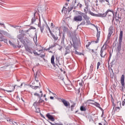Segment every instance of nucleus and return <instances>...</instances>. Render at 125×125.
<instances>
[{
  "mask_svg": "<svg viewBox=\"0 0 125 125\" xmlns=\"http://www.w3.org/2000/svg\"><path fill=\"white\" fill-rule=\"evenodd\" d=\"M4 33H6V32H4L3 30H0V42H2V37L3 36V35H2V34H4Z\"/></svg>",
  "mask_w": 125,
  "mask_h": 125,
  "instance_id": "4468645a",
  "label": "nucleus"
},
{
  "mask_svg": "<svg viewBox=\"0 0 125 125\" xmlns=\"http://www.w3.org/2000/svg\"><path fill=\"white\" fill-rule=\"evenodd\" d=\"M55 46H56V44L54 43L49 46V49L53 48V47H55Z\"/></svg>",
  "mask_w": 125,
  "mask_h": 125,
  "instance_id": "2f4dec72",
  "label": "nucleus"
},
{
  "mask_svg": "<svg viewBox=\"0 0 125 125\" xmlns=\"http://www.w3.org/2000/svg\"><path fill=\"white\" fill-rule=\"evenodd\" d=\"M89 14H90L92 16H96V14H94L93 12H92L91 11L89 12Z\"/></svg>",
  "mask_w": 125,
  "mask_h": 125,
  "instance_id": "7c9ffc66",
  "label": "nucleus"
},
{
  "mask_svg": "<svg viewBox=\"0 0 125 125\" xmlns=\"http://www.w3.org/2000/svg\"><path fill=\"white\" fill-rule=\"evenodd\" d=\"M54 55H52L51 58V63L53 64V66L55 67V63H54Z\"/></svg>",
  "mask_w": 125,
  "mask_h": 125,
  "instance_id": "6ab92c4d",
  "label": "nucleus"
},
{
  "mask_svg": "<svg viewBox=\"0 0 125 125\" xmlns=\"http://www.w3.org/2000/svg\"><path fill=\"white\" fill-rule=\"evenodd\" d=\"M50 99L53 100V99H54V97L51 96V97H50Z\"/></svg>",
  "mask_w": 125,
  "mask_h": 125,
  "instance_id": "e2e57ef3",
  "label": "nucleus"
},
{
  "mask_svg": "<svg viewBox=\"0 0 125 125\" xmlns=\"http://www.w3.org/2000/svg\"><path fill=\"white\" fill-rule=\"evenodd\" d=\"M74 20L76 22H81L83 21V16L81 15H78L74 17Z\"/></svg>",
  "mask_w": 125,
  "mask_h": 125,
  "instance_id": "39448f33",
  "label": "nucleus"
},
{
  "mask_svg": "<svg viewBox=\"0 0 125 125\" xmlns=\"http://www.w3.org/2000/svg\"><path fill=\"white\" fill-rule=\"evenodd\" d=\"M75 106H76V104H73L71 105V109L70 110L71 111H74V108H75Z\"/></svg>",
  "mask_w": 125,
  "mask_h": 125,
  "instance_id": "bb28decb",
  "label": "nucleus"
},
{
  "mask_svg": "<svg viewBox=\"0 0 125 125\" xmlns=\"http://www.w3.org/2000/svg\"><path fill=\"white\" fill-rule=\"evenodd\" d=\"M75 54H77L78 55H82V53H79L77 50H75Z\"/></svg>",
  "mask_w": 125,
  "mask_h": 125,
  "instance_id": "ea45409f",
  "label": "nucleus"
},
{
  "mask_svg": "<svg viewBox=\"0 0 125 125\" xmlns=\"http://www.w3.org/2000/svg\"><path fill=\"white\" fill-rule=\"evenodd\" d=\"M62 41H64L65 40V35H63L62 38Z\"/></svg>",
  "mask_w": 125,
  "mask_h": 125,
  "instance_id": "3c124183",
  "label": "nucleus"
},
{
  "mask_svg": "<svg viewBox=\"0 0 125 125\" xmlns=\"http://www.w3.org/2000/svg\"><path fill=\"white\" fill-rule=\"evenodd\" d=\"M100 55L102 58H105L106 55H107V52L103 48H101V50L100 52Z\"/></svg>",
  "mask_w": 125,
  "mask_h": 125,
  "instance_id": "7ed1b4c3",
  "label": "nucleus"
},
{
  "mask_svg": "<svg viewBox=\"0 0 125 125\" xmlns=\"http://www.w3.org/2000/svg\"><path fill=\"white\" fill-rule=\"evenodd\" d=\"M85 6L86 7H85V9H84V12H85V13H87V9L88 8V4L85 3Z\"/></svg>",
  "mask_w": 125,
  "mask_h": 125,
  "instance_id": "b1692460",
  "label": "nucleus"
},
{
  "mask_svg": "<svg viewBox=\"0 0 125 125\" xmlns=\"http://www.w3.org/2000/svg\"><path fill=\"white\" fill-rule=\"evenodd\" d=\"M95 28L96 29L97 32H99V30H98V27L95 26Z\"/></svg>",
  "mask_w": 125,
  "mask_h": 125,
  "instance_id": "bf43d9fd",
  "label": "nucleus"
},
{
  "mask_svg": "<svg viewBox=\"0 0 125 125\" xmlns=\"http://www.w3.org/2000/svg\"><path fill=\"white\" fill-rule=\"evenodd\" d=\"M51 93L53 94V95H54V96H56V94H54L53 92H51Z\"/></svg>",
  "mask_w": 125,
  "mask_h": 125,
  "instance_id": "338daca9",
  "label": "nucleus"
},
{
  "mask_svg": "<svg viewBox=\"0 0 125 125\" xmlns=\"http://www.w3.org/2000/svg\"><path fill=\"white\" fill-rule=\"evenodd\" d=\"M90 104H91V105H94V106H95L97 108H99V109H100L102 111H103V109H102V108L100 107V104H99V103L95 102V103H91Z\"/></svg>",
  "mask_w": 125,
  "mask_h": 125,
  "instance_id": "1a4fd4ad",
  "label": "nucleus"
},
{
  "mask_svg": "<svg viewBox=\"0 0 125 125\" xmlns=\"http://www.w3.org/2000/svg\"><path fill=\"white\" fill-rule=\"evenodd\" d=\"M99 66H100V62H98L97 63V69H99Z\"/></svg>",
  "mask_w": 125,
  "mask_h": 125,
  "instance_id": "de8ad7c7",
  "label": "nucleus"
},
{
  "mask_svg": "<svg viewBox=\"0 0 125 125\" xmlns=\"http://www.w3.org/2000/svg\"><path fill=\"white\" fill-rule=\"evenodd\" d=\"M120 110H121V107H120V106H116L114 109L115 112H119Z\"/></svg>",
  "mask_w": 125,
  "mask_h": 125,
  "instance_id": "a878e982",
  "label": "nucleus"
},
{
  "mask_svg": "<svg viewBox=\"0 0 125 125\" xmlns=\"http://www.w3.org/2000/svg\"><path fill=\"white\" fill-rule=\"evenodd\" d=\"M99 125H108L107 122L106 121L104 120L101 123L99 124Z\"/></svg>",
  "mask_w": 125,
  "mask_h": 125,
  "instance_id": "412c9836",
  "label": "nucleus"
},
{
  "mask_svg": "<svg viewBox=\"0 0 125 125\" xmlns=\"http://www.w3.org/2000/svg\"><path fill=\"white\" fill-rule=\"evenodd\" d=\"M15 89V86H12L11 85H7L5 89H2L3 91H6V92H13V91Z\"/></svg>",
  "mask_w": 125,
  "mask_h": 125,
  "instance_id": "f03ea898",
  "label": "nucleus"
},
{
  "mask_svg": "<svg viewBox=\"0 0 125 125\" xmlns=\"http://www.w3.org/2000/svg\"><path fill=\"white\" fill-rule=\"evenodd\" d=\"M57 125H63L62 124H57Z\"/></svg>",
  "mask_w": 125,
  "mask_h": 125,
  "instance_id": "774afa93",
  "label": "nucleus"
},
{
  "mask_svg": "<svg viewBox=\"0 0 125 125\" xmlns=\"http://www.w3.org/2000/svg\"><path fill=\"white\" fill-rule=\"evenodd\" d=\"M115 20H116V22H119V23H120V20H119L118 19H117V18H115Z\"/></svg>",
  "mask_w": 125,
  "mask_h": 125,
  "instance_id": "864d4df0",
  "label": "nucleus"
},
{
  "mask_svg": "<svg viewBox=\"0 0 125 125\" xmlns=\"http://www.w3.org/2000/svg\"><path fill=\"white\" fill-rule=\"evenodd\" d=\"M51 125H57V124H52V123L49 122Z\"/></svg>",
  "mask_w": 125,
  "mask_h": 125,
  "instance_id": "603ef678",
  "label": "nucleus"
},
{
  "mask_svg": "<svg viewBox=\"0 0 125 125\" xmlns=\"http://www.w3.org/2000/svg\"><path fill=\"white\" fill-rule=\"evenodd\" d=\"M121 83L123 87H125V75L124 74L121 76Z\"/></svg>",
  "mask_w": 125,
  "mask_h": 125,
  "instance_id": "9b49d317",
  "label": "nucleus"
},
{
  "mask_svg": "<svg viewBox=\"0 0 125 125\" xmlns=\"http://www.w3.org/2000/svg\"><path fill=\"white\" fill-rule=\"evenodd\" d=\"M38 27L40 28L41 33H43V30H44V27L45 25L44 24H41V20H39V22L38 24Z\"/></svg>",
  "mask_w": 125,
  "mask_h": 125,
  "instance_id": "423d86ee",
  "label": "nucleus"
},
{
  "mask_svg": "<svg viewBox=\"0 0 125 125\" xmlns=\"http://www.w3.org/2000/svg\"><path fill=\"white\" fill-rule=\"evenodd\" d=\"M9 44H10V45H12V46H14V45H15L13 43H12V42H11V41H9Z\"/></svg>",
  "mask_w": 125,
  "mask_h": 125,
  "instance_id": "79ce46f5",
  "label": "nucleus"
},
{
  "mask_svg": "<svg viewBox=\"0 0 125 125\" xmlns=\"http://www.w3.org/2000/svg\"><path fill=\"white\" fill-rule=\"evenodd\" d=\"M12 124L13 125H18V123H17V122H12Z\"/></svg>",
  "mask_w": 125,
  "mask_h": 125,
  "instance_id": "a18cd8bd",
  "label": "nucleus"
},
{
  "mask_svg": "<svg viewBox=\"0 0 125 125\" xmlns=\"http://www.w3.org/2000/svg\"><path fill=\"white\" fill-rule=\"evenodd\" d=\"M121 45H118V47H117V49H118V51H121Z\"/></svg>",
  "mask_w": 125,
  "mask_h": 125,
  "instance_id": "58836bf2",
  "label": "nucleus"
},
{
  "mask_svg": "<svg viewBox=\"0 0 125 125\" xmlns=\"http://www.w3.org/2000/svg\"><path fill=\"white\" fill-rule=\"evenodd\" d=\"M0 26L1 27H3V28H4V29H5L6 28V27L5 26V24H4V23L1 22H0Z\"/></svg>",
  "mask_w": 125,
  "mask_h": 125,
  "instance_id": "cd10ccee",
  "label": "nucleus"
},
{
  "mask_svg": "<svg viewBox=\"0 0 125 125\" xmlns=\"http://www.w3.org/2000/svg\"><path fill=\"white\" fill-rule=\"evenodd\" d=\"M7 121L11 124H12V123H13V121L11 119H8Z\"/></svg>",
  "mask_w": 125,
  "mask_h": 125,
  "instance_id": "c03bdc74",
  "label": "nucleus"
},
{
  "mask_svg": "<svg viewBox=\"0 0 125 125\" xmlns=\"http://www.w3.org/2000/svg\"><path fill=\"white\" fill-rule=\"evenodd\" d=\"M37 34H38V33H35V37L36 39H37Z\"/></svg>",
  "mask_w": 125,
  "mask_h": 125,
  "instance_id": "0e129e2a",
  "label": "nucleus"
},
{
  "mask_svg": "<svg viewBox=\"0 0 125 125\" xmlns=\"http://www.w3.org/2000/svg\"><path fill=\"white\" fill-rule=\"evenodd\" d=\"M103 116H104V111L103 109L101 117H103Z\"/></svg>",
  "mask_w": 125,
  "mask_h": 125,
  "instance_id": "5fc2aeb1",
  "label": "nucleus"
},
{
  "mask_svg": "<svg viewBox=\"0 0 125 125\" xmlns=\"http://www.w3.org/2000/svg\"><path fill=\"white\" fill-rule=\"evenodd\" d=\"M123 41V31H120V36H119V42H122V41Z\"/></svg>",
  "mask_w": 125,
  "mask_h": 125,
  "instance_id": "2eb2a0df",
  "label": "nucleus"
},
{
  "mask_svg": "<svg viewBox=\"0 0 125 125\" xmlns=\"http://www.w3.org/2000/svg\"><path fill=\"white\" fill-rule=\"evenodd\" d=\"M50 35L52 36V38L55 41H57V40H58V37L54 35L53 33H52V34H51Z\"/></svg>",
  "mask_w": 125,
  "mask_h": 125,
  "instance_id": "4be33fe9",
  "label": "nucleus"
},
{
  "mask_svg": "<svg viewBox=\"0 0 125 125\" xmlns=\"http://www.w3.org/2000/svg\"><path fill=\"white\" fill-rule=\"evenodd\" d=\"M46 117H47V118H48V119H49V120L51 121V122H54V121H55V119H54V117H53V116H52V115H50V113H47L46 115Z\"/></svg>",
  "mask_w": 125,
  "mask_h": 125,
  "instance_id": "9d476101",
  "label": "nucleus"
},
{
  "mask_svg": "<svg viewBox=\"0 0 125 125\" xmlns=\"http://www.w3.org/2000/svg\"><path fill=\"white\" fill-rule=\"evenodd\" d=\"M35 81L36 83H39V80H38V78H37V74L35 76Z\"/></svg>",
  "mask_w": 125,
  "mask_h": 125,
  "instance_id": "09e8293b",
  "label": "nucleus"
},
{
  "mask_svg": "<svg viewBox=\"0 0 125 125\" xmlns=\"http://www.w3.org/2000/svg\"><path fill=\"white\" fill-rule=\"evenodd\" d=\"M17 38L20 40V42H22V40L23 39V38L22 37V34L18 35Z\"/></svg>",
  "mask_w": 125,
  "mask_h": 125,
  "instance_id": "5701e85b",
  "label": "nucleus"
},
{
  "mask_svg": "<svg viewBox=\"0 0 125 125\" xmlns=\"http://www.w3.org/2000/svg\"><path fill=\"white\" fill-rule=\"evenodd\" d=\"M61 101L62 103H63L64 106L66 107V108L67 107H68V106H70V103H69V102L67 101L66 100L62 99Z\"/></svg>",
  "mask_w": 125,
  "mask_h": 125,
  "instance_id": "6e6552de",
  "label": "nucleus"
},
{
  "mask_svg": "<svg viewBox=\"0 0 125 125\" xmlns=\"http://www.w3.org/2000/svg\"><path fill=\"white\" fill-rule=\"evenodd\" d=\"M70 53V50L69 49H66L65 55H67V54H69Z\"/></svg>",
  "mask_w": 125,
  "mask_h": 125,
  "instance_id": "72a5a7b5",
  "label": "nucleus"
},
{
  "mask_svg": "<svg viewBox=\"0 0 125 125\" xmlns=\"http://www.w3.org/2000/svg\"><path fill=\"white\" fill-rule=\"evenodd\" d=\"M117 18L119 20H122V18L121 17L118 16Z\"/></svg>",
  "mask_w": 125,
  "mask_h": 125,
  "instance_id": "052dcab7",
  "label": "nucleus"
},
{
  "mask_svg": "<svg viewBox=\"0 0 125 125\" xmlns=\"http://www.w3.org/2000/svg\"><path fill=\"white\" fill-rule=\"evenodd\" d=\"M33 53H34V55L40 56V54H39L38 52H36V50H33Z\"/></svg>",
  "mask_w": 125,
  "mask_h": 125,
  "instance_id": "473e14b6",
  "label": "nucleus"
},
{
  "mask_svg": "<svg viewBox=\"0 0 125 125\" xmlns=\"http://www.w3.org/2000/svg\"><path fill=\"white\" fill-rule=\"evenodd\" d=\"M77 6L78 7H79V8H82L83 7V5L81 3H78L77 4Z\"/></svg>",
  "mask_w": 125,
  "mask_h": 125,
  "instance_id": "4c0bfd02",
  "label": "nucleus"
},
{
  "mask_svg": "<svg viewBox=\"0 0 125 125\" xmlns=\"http://www.w3.org/2000/svg\"><path fill=\"white\" fill-rule=\"evenodd\" d=\"M121 104L122 103H121V102H117L116 104L117 107H121V108H122Z\"/></svg>",
  "mask_w": 125,
  "mask_h": 125,
  "instance_id": "c85d7f7f",
  "label": "nucleus"
},
{
  "mask_svg": "<svg viewBox=\"0 0 125 125\" xmlns=\"http://www.w3.org/2000/svg\"><path fill=\"white\" fill-rule=\"evenodd\" d=\"M24 48L26 51L30 53V54H33V51H34V49H33V48L31 47H29L27 45H24Z\"/></svg>",
  "mask_w": 125,
  "mask_h": 125,
  "instance_id": "20e7f679",
  "label": "nucleus"
},
{
  "mask_svg": "<svg viewBox=\"0 0 125 125\" xmlns=\"http://www.w3.org/2000/svg\"><path fill=\"white\" fill-rule=\"evenodd\" d=\"M80 14H81L82 15V16L83 17V18H84V19H85V20H88V19H89L88 17H87V16L86 15L84 14V13H81Z\"/></svg>",
  "mask_w": 125,
  "mask_h": 125,
  "instance_id": "a211bd4d",
  "label": "nucleus"
},
{
  "mask_svg": "<svg viewBox=\"0 0 125 125\" xmlns=\"http://www.w3.org/2000/svg\"><path fill=\"white\" fill-rule=\"evenodd\" d=\"M36 21V12L34 13V16L31 19V24H34Z\"/></svg>",
  "mask_w": 125,
  "mask_h": 125,
  "instance_id": "f3484780",
  "label": "nucleus"
},
{
  "mask_svg": "<svg viewBox=\"0 0 125 125\" xmlns=\"http://www.w3.org/2000/svg\"><path fill=\"white\" fill-rule=\"evenodd\" d=\"M80 110L82 111L85 112V111H86V108H85V107H84L83 106H81L80 107Z\"/></svg>",
  "mask_w": 125,
  "mask_h": 125,
  "instance_id": "393cba45",
  "label": "nucleus"
},
{
  "mask_svg": "<svg viewBox=\"0 0 125 125\" xmlns=\"http://www.w3.org/2000/svg\"><path fill=\"white\" fill-rule=\"evenodd\" d=\"M73 46L74 48H75V49H77V47L76 46V45H73Z\"/></svg>",
  "mask_w": 125,
  "mask_h": 125,
  "instance_id": "69168bd1",
  "label": "nucleus"
},
{
  "mask_svg": "<svg viewBox=\"0 0 125 125\" xmlns=\"http://www.w3.org/2000/svg\"><path fill=\"white\" fill-rule=\"evenodd\" d=\"M93 68V65H92V64H91V65L90 66V71H93V69H92Z\"/></svg>",
  "mask_w": 125,
  "mask_h": 125,
  "instance_id": "37998d69",
  "label": "nucleus"
},
{
  "mask_svg": "<svg viewBox=\"0 0 125 125\" xmlns=\"http://www.w3.org/2000/svg\"><path fill=\"white\" fill-rule=\"evenodd\" d=\"M108 41H109V40L107 39V40L104 43V44L101 47V48H103V49H104V50L106 51V49H107V48H109V45H108L109 43V42H108Z\"/></svg>",
  "mask_w": 125,
  "mask_h": 125,
  "instance_id": "0eeeda50",
  "label": "nucleus"
},
{
  "mask_svg": "<svg viewBox=\"0 0 125 125\" xmlns=\"http://www.w3.org/2000/svg\"><path fill=\"white\" fill-rule=\"evenodd\" d=\"M42 102H43V100L42 99V97L39 98L38 103L40 104L41 103H42Z\"/></svg>",
  "mask_w": 125,
  "mask_h": 125,
  "instance_id": "c756f323",
  "label": "nucleus"
},
{
  "mask_svg": "<svg viewBox=\"0 0 125 125\" xmlns=\"http://www.w3.org/2000/svg\"><path fill=\"white\" fill-rule=\"evenodd\" d=\"M68 11V9L66 8V7L64 6L62 8V12H63V13H67V12Z\"/></svg>",
  "mask_w": 125,
  "mask_h": 125,
  "instance_id": "aec40b11",
  "label": "nucleus"
},
{
  "mask_svg": "<svg viewBox=\"0 0 125 125\" xmlns=\"http://www.w3.org/2000/svg\"><path fill=\"white\" fill-rule=\"evenodd\" d=\"M53 23H51V28H54V27H53Z\"/></svg>",
  "mask_w": 125,
  "mask_h": 125,
  "instance_id": "6e6d98bb",
  "label": "nucleus"
},
{
  "mask_svg": "<svg viewBox=\"0 0 125 125\" xmlns=\"http://www.w3.org/2000/svg\"><path fill=\"white\" fill-rule=\"evenodd\" d=\"M40 93H41V95H40V94L38 93H34V96H37L38 98H40V97H42V96H43L42 91H40Z\"/></svg>",
  "mask_w": 125,
  "mask_h": 125,
  "instance_id": "ddd939ff",
  "label": "nucleus"
},
{
  "mask_svg": "<svg viewBox=\"0 0 125 125\" xmlns=\"http://www.w3.org/2000/svg\"><path fill=\"white\" fill-rule=\"evenodd\" d=\"M47 30H48L50 34H52V32L51 31V30H50V27H49V26H48V25H47Z\"/></svg>",
  "mask_w": 125,
  "mask_h": 125,
  "instance_id": "f704fd0d",
  "label": "nucleus"
},
{
  "mask_svg": "<svg viewBox=\"0 0 125 125\" xmlns=\"http://www.w3.org/2000/svg\"><path fill=\"white\" fill-rule=\"evenodd\" d=\"M30 30H36V27L34 26H31L28 29V31H30Z\"/></svg>",
  "mask_w": 125,
  "mask_h": 125,
  "instance_id": "e433bc0d",
  "label": "nucleus"
},
{
  "mask_svg": "<svg viewBox=\"0 0 125 125\" xmlns=\"http://www.w3.org/2000/svg\"><path fill=\"white\" fill-rule=\"evenodd\" d=\"M112 27H110L108 30V34L107 36V40H110V37H111L112 34H113V31H112Z\"/></svg>",
  "mask_w": 125,
  "mask_h": 125,
  "instance_id": "f8f14e48",
  "label": "nucleus"
},
{
  "mask_svg": "<svg viewBox=\"0 0 125 125\" xmlns=\"http://www.w3.org/2000/svg\"><path fill=\"white\" fill-rule=\"evenodd\" d=\"M104 1H106L107 5H111V4H110V0H104Z\"/></svg>",
  "mask_w": 125,
  "mask_h": 125,
  "instance_id": "c9c22d12",
  "label": "nucleus"
},
{
  "mask_svg": "<svg viewBox=\"0 0 125 125\" xmlns=\"http://www.w3.org/2000/svg\"><path fill=\"white\" fill-rule=\"evenodd\" d=\"M39 88V86H34V89H37Z\"/></svg>",
  "mask_w": 125,
  "mask_h": 125,
  "instance_id": "4d7b16f0",
  "label": "nucleus"
},
{
  "mask_svg": "<svg viewBox=\"0 0 125 125\" xmlns=\"http://www.w3.org/2000/svg\"><path fill=\"white\" fill-rule=\"evenodd\" d=\"M36 112L37 113H40L41 112V110L40 109V108H37L36 109Z\"/></svg>",
  "mask_w": 125,
  "mask_h": 125,
  "instance_id": "49530a36",
  "label": "nucleus"
},
{
  "mask_svg": "<svg viewBox=\"0 0 125 125\" xmlns=\"http://www.w3.org/2000/svg\"><path fill=\"white\" fill-rule=\"evenodd\" d=\"M33 105L34 106V107H36V106L37 105V103H34L33 104Z\"/></svg>",
  "mask_w": 125,
  "mask_h": 125,
  "instance_id": "680f3d73",
  "label": "nucleus"
},
{
  "mask_svg": "<svg viewBox=\"0 0 125 125\" xmlns=\"http://www.w3.org/2000/svg\"><path fill=\"white\" fill-rule=\"evenodd\" d=\"M97 41L95 42L96 43H98L99 42V38H100V31H98L97 33Z\"/></svg>",
  "mask_w": 125,
  "mask_h": 125,
  "instance_id": "dca6fc26",
  "label": "nucleus"
},
{
  "mask_svg": "<svg viewBox=\"0 0 125 125\" xmlns=\"http://www.w3.org/2000/svg\"><path fill=\"white\" fill-rule=\"evenodd\" d=\"M112 57V54L111 53V52L109 53V59Z\"/></svg>",
  "mask_w": 125,
  "mask_h": 125,
  "instance_id": "13d9d810",
  "label": "nucleus"
},
{
  "mask_svg": "<svg viewBox=\"0 0 125 125\" xmlns=\"http://www.w3.org/2000/svg\"><path fill=\"white\" fill-rule=\"evenodd\" d=\"M91 43L90 42H88L87 43V44L86 45V47L87 48L88 47V46H89V45H90Z\"/></svg>",
  "mask_w": 125,
  "mask_h": 125,
  "instance_id": "a19ab883",
  "label": "nucleus"
},
{
  "mask_svg": "<svg viewBox=\"0 0 125 125\" xmlns=\"http://www.w3.org/2000/svg\"><path fill=\"white\" fill-rule=\"evenodd\" d=\"M107 14H108L109 17H111V16H112V14H114V11L108 9L104 13L100 14L99 17H106Z\"/></svg>",
  "mask_w": 125,
  "mask_h": 125,
  "instance_id": "f257e3e1",
  "label": "nucleus"
},
{
  "mask_svg": "<svg viewBox=\"0 0 125 125\" xmlns=\"http://www.w3.org/2000/svg\"><path fill=\"white\" fill-rule=\"evenodd\" d=\"M110 78H111L112 79H113V78H114V73H113V74H111L110 75Z\"/></svg>",
  "mask_w": 125,
  "mask_h": 125,
  "instance_id": "8fccbe9b",
  "label": "nucleus"
}]
</instances>
